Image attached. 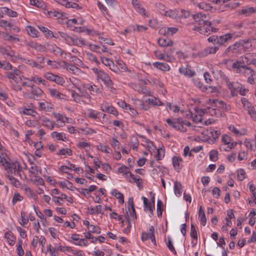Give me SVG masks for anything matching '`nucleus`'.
Masks as SVG:
<instances>
[{
  "mask_svg": "<svg viewBox=\"0 0 256 256\" xmlns=\"http://www.w3.org/2000/svg\"><path fill=\"white\" fill-rule=\"evenodd\" d=\"M4 11L2 12V13H4V14L8 16H9L11 17H17L18 16V13L8 8L4 7L2 8Z\"/></svg>",
  "mask_w": 256,
  "mask_h": 256,
  "instance_id": "obj_37",
  "label": "nucleus"
},
{
  "mask_svg": "<svg viewBox=\"0 0 256 256\" xmlns=\"http://www.w3.org/2000/svg\"><path fill=\"white\" fill-rule=\"evenodd\" d=\"M256 12V8L253 7H248L242 10L240 14L248 16Z\"/></svg>",
  "mask_w": 256,
  "mask_h": 256,
  "instance_id": "obj_24",
  "label": "nucleus"
},
{
  "mask_svg": "<svg viewBox=\"0 0 256 256\" xmlns=\"http://www.w3.org/2000/svg\"><path fill=\"white\" fill-rule=\"evenodd\" d=\"M174 194L177 196H180L182 194V186L180 182H175L174 184Z\"/></svg>",
  "mask_w": 256,
  "mask_h": 256,
  "instance_id": "obj_28",
  "label": "nucleus"
},
{
  "mask_svg": "<svg viewBox=\"0 0 256 256\" xmlns=\"http://www.w3.org/2000/svg\"><path fill=\"white\" fill-rule=\"evenodd\" d=\"M130 178L134 180V182L136 183L137 186L139 188L140 190L142 188V183L140 182L141 179L140 176L136 177L134 174H130Z\"/></svg>",
  "mask_w": 256,
  "mask_h": 256,
  "instance_id": "obj_46",
  "label": "nucleus"
},
{
  "mask_svg": "<svg viewBox=\"0 0 256 256\" xmlns=\"http://www.w3.org/2000/svg\"><path fill=\"white\" fill-rule=\"evenodd\" d=\"M97 78L100 79L108 87L110 88H112L114 84L110 78L108 74L102 71L99 74L98 76H97Z\"/></svg>",
  "mask_w": 256,
  "mask_h": 256,
  "instance_id": "obj_6",
  "label": "nucleus"
},
{
  "mask_svg": "<svg viewBox=\"0 0 256 256\" xmlns=\"http://www.w3.org/2000/svg\"><path fill=\"white\" fill-rule=\"evenodd\" d=\"M51 136L52 138H56L57 140L65 141L66 139L65 134L63 132L58 133L56 132H54L51 134Z\"/></svg>",
  "mask_w": 256,
  "mask_h": 256,
  "instance_id": "obj_35",
  "label": "nucleus"
},
{
  "mask_svg": "<svg viewBox=\"0 0 256 256\" xmlns=\"http://www.w3.org/2000/svg\"><path fill=\"white\" fill-rule=\"evenodd\" d=\"M134 8L136 12L146 17L148 16V15L146 12L145 9L143 7L141 6L140 4Z\"/></svg>",
  "mask_w": 256,
  "mask_h": 256,
  "instance_id": "obj_52",
  "label": "nucleus"
},
{
  "mask_svg": "<svg viewBox=\"0 0 256 256\" xmlns=\"http://www.w3.org/2000/svg\"><path fill=\"white\" fill-rule=\"evenodd\" d=\"M81 32H84L86 34L89 36H100V34L94 30L88 28L86 27H81Z\"/></svg>",
  "mask_w": 256,
  "mask_h": 256,
  "instance_id": "obj_25",
  "label": "nucleus"
},
{
  "mask_svg": "<svg viewBox=\"0 0 256 256\" xmlns=\"http://www.w3.org/2000/svg\"><path fill=\"white\" fill-rule=\"evenodd\" d=\"M167 124L174 128L182 132H186V128L184 126V122L181 118H168L166 120Z\"/></svg>",
  "mask_w": 256,
  "mask_h": 256,
  "instance_id": "obj_3",
  "label": "nucleus"
},
{
  "mask_svg": "<svg viewBox=\"0 0 256 256\" xmlns=\"http://www.w3.org/2000/svg\"><path fill=\"white\" fill-rule=\"evenodd\" d=\"M248 91V90L245 88L244 87H242L241 84H240L239 88L238 90H236L234 92H232V94H234L236 92H239L240 94L242 96H244L246 92Z\"/></svg>",
  "mask_w": 256,
  "mask_h": 256,
  "instance_id": "obj_61",
  "label": "nucleus"
},
{
  "mask_svg": "<svg viewBox=\"0 0 256 256\" xmlns=\"http://www.w3.org/2000/svg\"><path fill=\"white\" fill-rule=\"evenodd\" d=\"M206 136L209 138H212V142H214L218 138L220 134V132L218 130H216L214 128H210L206 132Z\"/></svg>",
  "mask_w": 256,
  "mask_h": 256,
  "instance_id": "obj_12",
  "label": "nucleus"
},
{
  "mask_svg": "<svg viewBox=\"0 0 256 256\" xmlns=\"http://www.w3.org/2000/svg\"><path fill=\"white\" fill-rule=\"evenodd\" d=\"M48 14L50 16V17H56L58 18H60L63 16L62 13L58 12V11H48Z\"/></svg>",
  "mask_w": 256,
  "mask_h": 256,
  "instance_id": "obj_50",
  "label": "nucleus"
},
{
  "mask_svg": "<svg viewBox=\"0 0 256 256\" xmlns=\"http://www.w3.org/2000/svg\"><path fill=\"white\" fill-rule=\"evenodd\" d=\"M101 110L114 115H117L118 114L117 110L114 106H110L107 103H103L101 104Z\"/></svg>",
  "mask_w": 256,
  "mask_h": 256,
  "instance_id": "obj_11",
  "label": "nucleus"
},
{
  "mask_svg": "<svg viewBox=\"0 0 256 256\" xmlns=\"http://www.w3.org/2000/svg\"><path fill=\"white\" fill-rule=\"evenodd\" d=\"M128 210L130 211V210L132 212H130V216L134 219L136 218V212L134 208V204L133 202V199L132 198H130L128 200Z\"/></svg>",
  "mask_w": 256,
  "mask_h": 256,
  "instance_id": "obj_21",
  "label": "nucleus"
},
{
  "mask_svg": "<svg viewBox=\"0 0 256 256\" xmlns=\"http://www.w3.org/2000/svg\"><path fill=\"white\" fill-rule=\"evenodd\" d=\"M153 66L163 71H168L170 69L168 64L164 62H155L153 64Z\"/></svg>",
  "mask_w": 256,
  "mask_h": 256,
  "instance_id": "obj_19",
  "label": "nucleus"
},
{
  "mask_svg": "<svg viewBox=\"0 0 256 256\" xmlns=\"http://www.w3.org/2000/svg\"><path fill=\"white\" fill-rule=\"evenodd\" d=\"M110 144L114 148L119 149L120 142L116 138H112L110 142Z\"/></svg>",
  "mask_w": 256,
  "mask_h": 256,
  "instance_id": "obj_60",
  "label": "nucleus"
},
{
  "mask_svg": "<svg viewBox=\"0 0 256 256\" xmlns=\"http://www.w3.org/2000/svg\"><path fill=\"white\" fill-rule=\"evenodd\" d=\"M234 34L227 33L225 34L218 36V44L224 45L225 43L229 42L233 38Z\"/></svg>",
  "mask_w": 256,
  "mask_h": 256,
  "instance_id": "obj_8",
  "label": "nucleus"
},
{
  "mask_svg": "<svg viewBox=\"0 0 256 256\" xmlns=\"http://www.w3.org/2000/svg\"><path fill=\"white\" fill-rule=\"evenodd\" d=\"M218 47L216 46L207 47L200 52V55L201 56H206L210 54H215L218 51Z\"/></svg>",
  "mask_w": 256,
  "mask_h": 256,
  "instance_id": "obj_16",
  "label": "nucleus"
},
{
  "mask_svg": "<svg viewBox=\"0 0 256 256\" xmlns=\"http://www.w3.org/2000/svg\"><path fill=\"white\" fill-rule=\"evenodd\" d=\"M182 162L181 158L178 156H174L172 158V164L176 170L179 172L182 168V165L180 163Z\"/></svg>",
  "mask_w": 256,
  "mask_h": 256,
  "instance_id": "obj_15",
  "label": "nucleus"
},
{
  "mask_svg": "<svg viewBox=\"0 0 256 256\" xmlns=\"http://www.w3.org/2000/svg\"><path fill=\"white\" fill-rule=\"evenodd\" d=\"M244 49L242 41H238L230 46L224 50V54L226 55H237L242 53Z\"/></svg>",
  "mask_w": 256,
  "mask_h": 256,
  "instance_id": "obj_2",
  "label": "nucleus"
},
{
  "mask_svg": "<svg viewBox=\"0 0 256 256\" xmlns=\"http://www.w3.org/2000/svg\"><path fill=\"white\" fill-rule=\"evenodd\" d=\"M26 30L28 34L32 37H37L38 30L32 26H26Z\"/></svg>",
  "mask_w": 256,
  "mask_h": 256,
  "instance_id": "obj_39",
  "label": "nucleus"
},
{
  "mask_svg": "<svg viewBox=\"0 0 256 256\" xmlns=\"http://www.w3.org/2000/svg\"><path fill=\"white\" fill-rule=\"evenodd\" d=\"M81 44L83 45H88L92 50L97 52L101 53V52L99 50L100 47L98 45L88 44V42L82 40H81Z\"/></svg>",
  "mask_w": 256,
  "mask_h": 256,
  "instance_id": "obj_36",
  "label": "nucleus"
},
{
  "mask_svg": "<svg viewBox=\"0 0 256 256\" xmlns=\"http://www.w3.org/2000/svg\"><path fill=\"white\" fill-rule=\"evenodd\" d=\"M76 23L77 20L76 18L68 20L66 22V24H67L68 28L70 30L80 32V28L76 27L73 26L74 24H76Z\"/></svg>",
  "mask_w": 256,
  "mask_h": 256,
  "instance_id": "obj_17",
  "label": "nucleus"
},
{
  "mask_svg": "<svg viewBox=\"0 0 256 256\" xmlns=\"http://www.w3.org/2000/svg\"><path fill=\"white\" fill-rule=\"evenodd\" d=\"M101 114L100 112H95L94 110H90L88 114V117L91 118L96 119L100 117Z\"/></svg>",
  "mask_w": 256,
  "mask_h": 256,
  "instance_id": "obj_49",
  "label": "nucleus"
},
{
  "mask_svg": "<svg viewBox=\"0 0 256 256\" xmlns=\"http://www.w3.org/2000/svg\"><path fill=\"white\" fill-rule=\"evenodd\" d=\"M98 149L102 152H105L108 154H110L111 152L110 148L108 146H103L102 144H100L98 146Z\"/></svg>",
  "mask_w": 256,
  "mask_h": 256,
  "instance_id": "obj_59",
  "label": "nucleus"
},
{
  "mask_svg": "<svg viewBox=\"0 0 256 256\" xmlns=\"http://www.w3.org/2000/svg\"><path fill=\"white\" fill-rule=\"evenodd\" d=\"M118 172L120 173L123 174L126 176L128 174H131L129 171V168L128 167L124 165L122 166L121 167L118 168Z\"/></svg>",
  "mask_w": 256,
  "mask_h": 256,
  "instance_id": "obj_45",
  "label": "nucleus"
},
{
  "mask_svg": "<svg viewBox=\"0 0 256 256\" xmlns=\"http://www.w3.org/2000/svg\"><path fill=\"white\" fill-rule=\"evenodd\" d=\"M19 163L18 161L10 162H6L4 165L5 170H6L8 174H12L15 169L18 166Z\"/></svg>",
  "mask_w": 256,
  "mask_h": 256,
  "instance_id": "obj_10",
  "label": "nucleus"
},
{
  "mask_svg": "<svg viewBox=\"0 0 256 256\" xmlns=\"http://www.w3.org/2000/svg\"><path fill=\"white\" fill-rule=\"evenodd\" d=\"M205 112L210 114L212 116H218L220 114V110L216 108H213L211 107H208L206 108Z\"/></svg>",
  "mask_w": 256,
  "mask_h": 256,
  "instance_id": "obj_26",
  "label": "nucleus"
},
{
  "mask_svg": "<svg viewBox=\"0 0 256 256\" xmlns=\"http://www.w3.org/2000/svg\"><path fill=\"white\" fill-rule=\"evenodd\" d=\"M179 72L181 74L190 77H192L195 74V72L190 70V67L188 65L180 67Z\"/></svg>",
  "mask_w": 256,
  "mask_h": 256,
  "instance_id": "obj_13",
  "label": "nucleus"
},
{
  "mask_svg": "<svg viewBox=\"0 0 256 256\" xmlns=\"http://www.w3.org/2000/svg\"><path fill=\"white\" fill-rule=\"evenodd\" d=\"M58 184L60 187L62 188H66L68 190H72V184L68 180L64 182H59Z\"/></svg>",
  "mask_w": 256,
  "mask_h": 256,
  "instance_id": "obj_38",
  "label": "nucleus"
},
{
  "mask_svg": "<svg viewBox=\"0 0 256 256\" xmlns=\"http://www.w3.org/2000/svg\"><path fill=\"white\" fill-rule=\"evenodd\" d=\"M4 238L6 239L8 242L10 246L14 245L16 238L12 232H6L4 234Z\"/></svg>",
  "mask_w": 256,
  "mask_h": 256,
  "instance_id": "obj_22",
  "label": "nucleus"
},
{
  "mask_svg": "<svg viewBox=\"0 0 256 256\" xmlns=\"http://www.w3.org/2000/svg\"><path fill=\"white\" fill-rule=\"evenodd\" d=\"M62 62L64 64V66H66L67 68H68L70 70H72L73 73H76L79 71L78 68L74 65L69 64L65 61H62Z\"/></svg>",
  "mask_w": 256,
  "mask_h": 256,
  "instance_id": "obj_42",
  "label": "nucleus"
},
{
  "mask_svg": "<svg viewBox=\"0 0 256 256\" xmlns=\"http://www.w3.org/2000/svg\"><path fill=\"white\" fill-rule=\"evenodd\" d=\"M254 72V70L250 67L244 66V68H242L238 72V74H240L244 75L245 76H248L250 74H252Z\"/></svg>",
  "mask_w": 256,
  "mask_h": 256,
  "instance_id": "obj_23",
  "label": "nucleus"
},
{
  "mask_svg": "<svg viewBox=\"0 0 256 256\" xmlns=\"http://www.w3.org/2000/svg\"><path fill=\"white\" fill-rule=\"evenodd\" d=\"M209 102L212 106L226 109V106L222 100H219L216 99H210Z\"/></svg>",
  "mask_w": 256,
  "mask_h": 256,
  "instance_id": "obj_14",
  "label": "nucleus"
},
{
  "mask_svg": "<svg viewBox=\"0 0 256 256\" xmlns=\"http://www.w3.org/2000/svg\"><path fill=\"white\" fill-rule=\"evenodd\" d=\"M137 90L141 94H146L150 95V92L148 90L147 88L144 86H138Z\"/></svg>",
  "mask_w": 256,
  "mask_h": 256,
  "instance_id": "obj_55",
  "label": "nucleus"
},
{
  "mask_svg": "<svg viewBox=\"0 0 256 256\" xmlns=\"http://www.w3.org/2000/svg\"><path fill=\"white\" fill-rule=\"evenodd\" d=\"M218 74H220V78L222 79L226 84V85L230 90L231 92H234L236 90H238V89L239 88V83L237 82H230L227 76L224 74V72L222 70L219 71Z\"/></svg>",
  "mask_w": 256,
  "mask_h": 256,
  "instance_id": "obj_4",
  "label": "nucleus"
},
{
  "mask_svg": "<svg viewBox=\"0 0 256 256\" xmlns=\"http://www.w3.org/2000/svg\"><path fill=\"white\" fill-rule=\"evenodd\" d=\"M20 70L15 68L10 72H6V77L10 80H14L15 82L18 81V76L20 74Z\"/></svg>",
  "mask_w": 256,
  "mask_h": 256,
  "instance_id": "obj_9",
  "label": "nucleus"
},
{
  "mask_svg": "<svg viewBox=\"0 0 256 256\" xmlns=\"http://www.w3.org/2000/svg\"><path fill=\"white\" fill-rule=\"evenodd\" d=\"M42 124L51 130H53L54 127V122L50 121L48 119L45 118L42 120Z\"/></svg>",
  "mask_w": 256,
  "mask_h": 256,
  "instance_id": "obj_33",
  "label": "nucleus"
},
{
  "mask_svg": "<svg viewBox=\"0 0 256 256\" xmlns=\"http://www.w3.org/2000/svg\"><path fill=\"white\" fill-rule=\"evenodd\" d=\"M198 218L201 222L203 226H205L206 222V217L204 210H202V206H200L199 210Z\"/></svg>",
  "mask_w": 256,
  "mask_h": 256,
  "instance_id": "obj_31",
  "label": "nucleus"
},
{
  "mask_svg": "<svg viewBox=\"0 0 256 256\" xmlns=\"http://www.w3.org/2000/svg\"><path fill=\"white\" fill-rule=\"evenodd\" d=\"M190 235L192 238L197 239L198 238L196 228L193 224H192L190 226Z\"/></svg>",
  "mask_w": 256,
  "mask_h": 256,
  "instance_id": "obj_48",
  "label": "nucleus"
},
{
  "mask_svg": "<svg viewBox=\"0 0 256 256\" xmlns=\"http://www.w3.org/2000/svg\"><path fill=\"white\" fill-rule=\"evenodd\" d=\"M163 203L160 200H158L157 202V215L158 217H161L163 210Z\"/></svg>",
  "mask_w": 256,
  "mask_h": 256,
  "instance_id": "obj_43",
  "label": "nucleus"
},
{
  "mask_svg": "<svg viewBox=\"0 0 256 256\" xmlns=\"http://www.w3.org/2000/svg\"><path fill=\"white\" fill-rule=\"evenodd\" d=\"M49 91L52 96L56 97L58 99H64L66 96L64 94L60 92L54 88H50L49 89Z\"/></svg>",
  "mask_w": 256,
  "mask_h": 256,
  "instance_id": "obj_30",
  "label": "nucleus"
},
{
  "mask_svg": "<svg viewBox=\"0 0 256 256\" xmlns=\"http://www.w3.org/2000/svg\"><path fill=\"white\" fill-rule=\"evenodd\" d=\"M246 110L248 111V114L252 118H256V112L255 110V108L252 104L245 108Z\"/></svg>",
  "mask_w": 256,
  "mask_h": 256,
  "instance_id": "obj_40",
  "label": "nucleus"
},
{
  "mask_svg": "<svg viewBox=\"0 0 256 256\" xmlns=\"http://www.w3.org/2000/svg\"><path fill=\"white\" fill-rule=\"evenodd\" d=\"M0 54L3 55L6 54L8 56L10 57H13L14 56V52L13 51H12L10 52L8 49L3 47H0Z\"/></svg>",
  "mask_w": 256,
  "mask_h": 256,
  "instance_id": "obj_44",
  "label": "nucleus"
},
{
  "mask_svg": "<svg viewBox=\"0 0 256 256\" xmlns=\"http://www.w3.org/2000/svg\"><path fill=\"white\" fill-rule=\"evenodd\" d=\"M155 6L162 14H164V12L166 11V10L165 6L160 3H156Z\"/></svg>",
  "mask_w": 256,
  "mask_h": 256,
  "instance_id": "obj_47",
  "label": "nucleus"
},
{
  "mask_svg": "<svg viewBox=\"0 0 256 256\" xmlns=\"http://www.w3.org/2000/svg\"><path fill=\"white\" fill-rule=\"evenodd\" d=\"M244 64H241L240 61H236L232 64V68L234 70L236 73L240 70V69L244 68Z\"/></svg>",
  "mask_w": 256,
  "mask_h": 256,
  "instance_id": "obj_41",
  "label": "nucleus"
},
{
  "mask_svg": "<svg viewBox=\"0 0 256 256\" xmlns=\"http://www.w3.org/2000/svg\"><path fill=\"white\" fill-rule=\"evenodd\" d=\"M158 42V45L162 47L172 46L173 44V42L169 38H160Z\"/></svg>",
  "mask_w": 256,
  "mask_h": 256,
  "instance_id": "obj_18",
  "label": "nucleus"
},
{
  "mask_svg": "<svg viewBox=\"0 0 256 256\" xmlns=\"http://www.w3.org/2000/svg\"><path fill=\"white\" fill-rule=\"evenodd\" d=\"M194 5L198 6L200 9L204 10H210L212 8L210 4L206 3L204 2H196L194 3Z\"/></svg>",
  "mask_w": 256,
  "mask_h": 256,
  "instance_id": "obj_29",
  "label": "nucleus"
},
{
  "mask_svg": "<svg viewBox=\"0 0 256 256\" xmlns=\"http://www.w3.org/2000/svg\"><path fill=\"white\" fill-rule=\"evenodd\" d=\"M30 4L42 8V10H45L46 8V5L43 1L30 0Z\"/></svg>",
  "mask_w": 256,
  "mask_h": 256,
  "instance_id": "obj_27",
  "label": "nucleus"
},
{
  "mask_svg": "<svg viewBox=\"0 0 256 256\" xmlns=\"http://www.w3.org/2000/svg\"><path fill=\"white\" fill-rule=\"evenodd\" d=\"M238 178L240 181L245 178V172L244 170L240 169L238 170Z\"/></svg>",
  "mask_w": 256,
  "mask_h": 256,
  "instance_id": "obj_64",
  "label": "nucleus"
},
{
  "mask_svg": "<svg viewBox=\"0 0 256 256\" xmlns=\"http://www.w3.org/2000/svg\"><path fill=\"white\" fill-rule=\"evenodd\" d=\"M31 88V94L34 97H40L44 95L43 91L38 87L32 86Z\"/></svg>",
  "mask_w": 256,
  "mask_h": 256,
  "instance_id": "obj_20",
  "label": "nucleus"
},
{
  "mask_svg": "<svg viewBox=\"0 0 256 256\" xmlns=\"http://www.w3.org/2000/svg\"><path fill=\"white\" fill-rule=\"evenodd\" d=\"M58 34L60 36L63 38L68 44H78V42H80L78 39L74 40L71 36H69L67 34L58 32Z\"/></svg>",
  "mask_w": 256,
  "mask_h": 256,
  "instance_id": "obj_7",
  "label": "nucleus"
},
{
  "mask_svg": "<svg viewBox=\"0 0 256 256\" xmlns=\"http://www.w3.org/2000/svg\"><path fill=\"white\" fill-rule=\"evenodd\" d=\"M146 102L153 106H160L163 104L160 100L155 97L149 98L148 100H146Z\"/></svg>",
  "mask_w": 256,
  "mask_h": 256,
  "instance_id": "obj_32",
  "label": "nucleus"
},
{
  "mask_svg": "<svg viewBox=\"0 0 256 256\" xmlns=\"http://www.w3.org/2000/svg\"><path fill=\"white\" fill-rule=\"evenodd\" d=\"M208 16L202 12L193 14L192 18L198 26H194L192 29L206 36L210 34L211 32H216L218 29L212 26V22L208 21Z\"/></svg>",
  "mask_w": 256,
  "mask_h": 256,
  "instance_id": "obj_1",
  "label": "nucleus"
},
{
  "mask_svg": "<svg viewBox=\"0 0 256 256\" xmlns=\"http://www.w3.org/2000/svg\"><path fill=\"white\" fill-rule=\"evenodd\" d=\"M166 246L174 254H176V252L172 244V242L170 237H168V242L166 244Z\"/></svg>",
  "mask_w": 256,
  "mask_h": 256,
  "instance_id": "obj_51",
  "label": "nucleus"
},
{
  "mask_svg": "<svg viewBox=\"0 0 256 256\" xmlns=\"http://www.w3.org/2000/svg\"><path fill=\"white\" fill-rule=\"evenodd\" d=\"M66 154H67L68 156H70L72 154V150L69 148H62L60 149L59 152L57 153L58 155H64Z\"/></svg>",
  "mask_w": 256,
  "mask_h": 256,
  "instance_id": "obj_58",
  "label": "nucleus"
},
{
  "mask_svg": "<svg viewBox=\"0 0 256 256\" xmlns=\"http://www.w3.org/2000/svg\"><path fill=\"white\" fill-rule=\"evenodd\" d=\"M130 142L132 146V148L134 150L137 148L139 144L138 140L137 138L134 136H132L130 138Z\"/></svg>",
  "mask_w": 256,
  "mask_h": 256,
  "instance_id": "obj_54",
  "label": "nucleus"
},
{
  "mask_svg": "<svg viewBox=\"0 0 256 256\" xmlns=\"http://www.w3.org/2000/svg\"><path fill=\"white\" fill-rule=\"evenodd\" d=\"M6 176L8 178L10 182V184L16 188H19L21 184L20 182L17 179L14 177L10 176V174H6Z\"/></svg>",
  "mask_w": 256,
  "mask_h": 256,
  "instance_id": "obj_34",
  "label": "nucleus"
},
{
  "mask_svg": "<svg viewBox=\"0 0 256 256\" xmlns=\"http://www.w3.org/2000/svg\"><path fill=\"white\" fill-rule=\"evenodd\" d=\"M23 198L19 194L15 193L12 198V202L14 204L18 201H21Z\"/></svg>",
  "mask_w": 256,
  "mask_h": 256,
  "instance_id": "obj_63",
  "label": "nucleus"
},
{
  "mask_svg": "<svg viewBox=\"0 0 256 256\" xmlns=\"http://www.w3.org/2000/svg\"><path fill=\"white\" fill-rule=\"evenodd\" d=\"M89 232L92 233H96L100 234V229L98 226H96L94 225L91 224L89 228Z\"/></svg>",
  "mask_w": 256,
  "mask_h": 256,
  "instance_id": "obj_57",
  "label": "nucleus"
},
{
  "mask_svg": "<svg viewBox=\"0 0 256 256\" xmlns=\"http://www.w3.org/2000/svg\"><path fill=\"white\" fill-rule=\"evenodd\" d=\"M218 152L216 150H212L210 152V158L212 161L216 162L218 160Z\"/></svg>",
  "mask_w": 256,
  "mask_h": 256,
  "instance_id": "obj_53",
  "label": "nucleus"
},
{
  "mask_svg": "<svg viewBox=\"0 0 256 256\" xmlns=\"http://www.w3.org/2000/svg\"><path fill=\"white\" fill-rule=\"evenodd\" d=\"M150 232L146 233L145 232H142L141 236V240L142 241L144 242L147 240L149 238L150 239L152 242L154 244L156 245V240L155 239V236L154 235V228L153 226H150L149 228Z\"/></svg>",
  "mask_w": 256,
  "mask_h": 256,
  "instance_id": "obj_5",
  "label": "nucleus"
},
{
  "mask_svg": "<svg viewBox=\"0 0 256 256\" xmlns=\"http://www.w3.org/2000/svg\"><path fill=\"white\" fill-rule=\"evenodd\" d=\"M164 156V150L162 148H158V154L156 158L158 160H161Z\"/></svg>",
  "mask_w": 256,
  "mask_h": 256,
  "instance_id": "obj_62",
  "label": "nucleus"
},
{
  "mask_svg": "<svg viewBox=\"0 0 256 256\" xmlns=\"http://www.w3.org/2000/svg\"><path fill=\"white\" fill-rule=\"evenodd\" d=\"M38 28L42 32L44 33L46 36H50V34H52L51 30L44 26H38Z\"/></svg>",
  "mask_w": 256,
  "mask_h": 256,
  "instance_id": "obj_56",
  "label": "nucleus"
}]
</instances>
